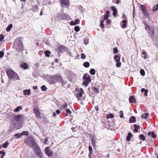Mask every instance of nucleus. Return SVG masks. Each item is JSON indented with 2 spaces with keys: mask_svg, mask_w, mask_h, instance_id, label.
<instances>
[{
  "mask_svg": "<svg viewBox=\"0 0 158 158\" xmlns=\"http://www.w3.org/2000/svg\"><path fill=\"white\" fill-rule=\"evenodd\" d=\"M14 48L18 51H22L23 50V44L22 41L19 38H17L13 44Z\"/></svg>",
  "mask_w": 158,
  "mask_h": 158,
  "instance_id": "1",
  "label": "nucleus"
},
{
  "mask_svg": "<svg viewBox=\"0 0 158 158\" xmlns=\"http://www.w3.org/2000/svg\"><path fill=\"white\" fill-rule=\"evenodd\" d=\"M7 76L9 79L15 81L19 80V76L17 73L12 70H9L6 72Z\"/></svg>",
  "mask_w": 158,
  "mask_h": 158,
  "instance_id": "2",
  "label": "nucleus"
},
{
  "mask_svg": "<svg viewBox=\"0 0 158 158\" xmlns=\"http://www.w3.org/2000/svg\"><path fill=\"white\" fill-rule=\"evenodd\" d=\"M143 23L145 26V29L147 33L150 37L153 35L155 33L153 28L150 26L148 25V23L144 21H143Z\"/></svg>",
  "mask_w": 158,
  "mask_h": 158,
  "instance_id": "3",
  "label": "nucleus"
},
{
  "mask_svg": "<svg viewBox=\"0 0 158 158\" xmlns=\"http://www.w3.org/2000/svg\"><path fill=\"white\" fill-rule=\"evenodd\" d=\"M60 76L57 75L50 76L48 78V81L51 84H53L57 82H59Z\"/></svg>",
  "mask_w": 158,
  "mask_h": 158,
  "instance_id": "4",
  "label": "nucleus"
},
{
  "mask_svg": "<svg viewBox=\"0 0 158 158\" xmlns=\"http://www.w3.org/2000/svg\"><path fill=\"white\" fill-rule=\"evenodd\" d=\"M140 9L144 16L149 19L150 15L147 11L146 7L144 6L141 5Z\"/></svg>",
  "mask_w": 158,
  "mask_h": 158,
  "instance_id": "5",
  "label": "nucleus"
},
{
  "mask_svg": "<svg viewBox=\"0 0 158 158\" xmlns=\"http://www.w3.org/2000/svg\"><path fill=\"white\" fill-rule=\"evenodd\" d=\"M35 154L38 156L42 158L43 157L42 153L40 148L33 149Z\"/></svg>",
  "mask_w": 158,
  "mask_h": 158,
  "instance_id": "6",
  "label": "nucleus"
},
{
  "mask_svg": "<svg viewBox=\"0 0 158 158\" xmlns=\"http://www.w3.org/2000/svg\"><path fill=\"white\" fill-rule=\"evenodd\" d=\"M46 154L49 157H51L52 155V153L50 149L48 147L46 148L45 150Z\"/></svg>",
  "mask_w": 158,
  "mask_h": 158,
  "instance_id": "7",
  "label": "nucleus"
},
{
  "mask_svg": "<svg viewBox=\"0 0 158 158\" xmlns=\"http://www.w3.org/2000/svg\"><path fill=\"white\" fill-rule=\"evenodd\" d=\"M83 79L84 80H85V81H87L88 82H90L91 81V79L89 75L86 73L84 74Z\"/></svg>",
  "mask_w": 158,
  "mask_h": 158,
  "instance_id": "8",
  "label": "nucleus"
},
{
  "mask_svg": "<svg viewBox=\"0 0 158 158\" xmlns=\"http://www.w3.org/2000/svg\"><path fill=\"white\" fill-rule=\"evenodd\" d=\"M84 93L83 90L82 88H80L79 91V92L77 93L76 95L77 98L79 99L80 98L82 97V94Z\"/></svg>",
  "mask_w": 158,
  "mask_h": 158,
  "instance_id": "9",
  "label": "nucleus"
},
{
  "mask_svg": "<svg viewBox=\"0 0 158 158\" xmlns=\"http://www.w3.org/2000/svg\"><path fill=\"white\" fill-rule=\"evenodd\" d=\"M24 118L23 115L22 114L16 115L15 117V118L16 120L19 121L23 120Z\"/></svg>",
  "mask_w": 158,
  "mask_h": 158,
  "instance_id": "10",
  "label": "nucleus"
},
{
  "mask_svg": "<svg viewBox=\"0 0 158 158\" xmlns=\"http://www.w3.org/2000/svg\"><path fill=\"white\" fill-rule=\"evenodd\" d=\"M69 0H61V6L62 7L64 6H68L69 4Z\"/></svg>",
  "mask_w": 158,
  "mask_h": 158,
  "instance_id": "11",
  "label": "nucleus"
},
{
  "mask_svg": "<svg viewBox=\"0 0 158 158\" xmlns=\"http://www.w3.org/2000/svg\"><path fill=\"white\" fill-rule=\"evenodd\" d=\"M33 141L35 142L34 140L32 139L28 138L26 140V143L29 146H31L32 145Z\"/></svg>",
  "mask_w": 158,
  "mask_h": 158,
  "instance_id": "12",
  "label": "nucleus"
},
{
  "mask_svg": "<svg viewBox=\"0 0 158 158\" xmlns=\"http://www.w3.org/2000/svg\"><path fill=\"white\" fill-rule=\"evenodd\" d=\"M33 112L35 114L37 117L38 118H40L41 113L37 109H34L33 110Z\"/></svg>",
  "mask_w": 158,
  "mask_h": 158,
  "instance_id": "13",
  "label": "nucleus"
},
{
  "mask_svg": "<svg viewBox=\"0 0 158 158\" xmlns=\"http://www.w3.org/2000/svg\"><path fill=\"white\" fill-rule=\"evenodd\" d=\"M80 20L78 19H76L74 21H71L70 22V24L71 25L74 26L79 23Z\"/></svg>",
  "mask_w": 158,
  "mask_h": 158,
  "instance_id": "14",
  "label": "nucleus"
},
{
  "mask_svg": "<svg viewBox=\"0 0 158 158\" xmlns=\"http://www.w3.org/2000/svg\"><path fill=\"white\" fill-rule=\"evenodd\" d=\"M111 8L113 11V15L114 16L117 15V10L114 6H112L111 7Z\"/></svg>",
  "mask_w": 158,
  "mask_h": 158,
  "instance_id": "15",
  "label": "nucleus"
},
{
  "mask_svg": "<svg viewBox=\"0 0 158 158\" xmlns=\"http://www.w3.org/2000/svg\"><path fill=\"white\" fill-rule=\"evenodd\" d=\"M129 102L130 103H136V100L134 96H131L129 99Z\"/></svg>",
  "mask_w": 158,
  "mask_h": 158,
  "instance_id": "16",
  "label": "nucleus"
},
{
  "mask_svg": "<svg viewBox=\"0 0 158 158\" xmlns=\"http://www.w3.org/2000/svg\"><path fill=\"white\" fill-rule=\"evenodd\" d=\"M135 118L134 116H131L129 119V122L130 123H134L135 122Z\"/></svg>",
  "mask_w": 158,
  "mask_h": 158,
  "instance_id": "17",
  "label": "nucleus"
},
{
  "mask_svg": "<svg viewBox=\"0 0 158 158\" xmlns=\"http://www.w3.org/2000/svg\"><path fill=\"white\" fill-rule=\"evenodd\" d=\"M32 145H31L33 147V149L40 148L37 143L36 142L33 141Z\"/></svg>",
  "mask_w": 158,
  "mask_h": 158,
  "instance_id": "18",
  "label": "nucleus"
},
{
  "mask_svg": "<svg viewBox=\"0 0 158 158\" xmlns=\"http://www.w3.org/2000/svg\"><path fill=\"white\" fill-rule=\"evenodd\" d=\"M148 135L149 136H151V137L154 138H155L156 137V134H155L154 132H151V131H150L148 132Z\"/></svg>",
  "mask_w": 158,
  "mask_h": 158,
  "instance_id": "19",
  "label": "nucleus"
},
{
  "mask_svg": "<svg viewBox=\"0 0 158 158\" xmlns=\"http://www.w3.org/2000/svg\"><path fill=\"white\" fill-rule=\"evenodd\" d=\"M20 67L25 69H27L28 68L27 64L26 63L22 64L20 65Z\"/></svg>",
  "mask_w": 158,
  "mask_h": 158,
  "instance_id": "20",
  "label": "nucleus"
},
{
  "mask_svg": "<svg viewBox=\"0 0 158 158\" xmlns=\"http://www.w3.org/2000/svg\"><path fill=\"white\" fill-rule=\"evenodd\" d=\"M114 59L115 60L116 62H119L120 61V57L118 55H116L114 57Z\"/></svg>",
  "mask_w": 158,
  "mask_h": 158,
  "instance_id": "21",
  "label": "nucleus"
},
{
  "mask_svg": "<svg viewBox=\"0 0 158 158\" xmlns=\"http://www.w3.org/2000/svg\"><path fill=\"white\" fill-rule=\"evenodd\" d=\"M149 115V114L147 113H143V114H142L141 115V117L143 119H145L147 118V117Z\"/></svg>",
  "mask_w": 158,
  "mask_h": 158,
  "instance_id": "22",
  "label": "nucleus"
},
{
  "mask_svg": "<svg viewBox=\"0 0 158 158\" xmlns=\"http://www.w3.org/2000/svg\"><path fill=\"white\" fill-rule=\"evenodd\" d=\"M60 78L59 80V82H60L63 85H65L67 83V81H64L62 77L60 76Z\"/></svg>",
  "mask_w": 158,
  "mask_h": 158,
  "instance_id": "23",
  "label": "nucleus"
},
{
  "mask_svg": "<svg viewBox=\"0 0 158 158\" xmlns=\"http://www.w3.org/2000/svg\"><path fill=\"white\" fill-rule=\"evenodd\" d=\"M122 23L123 24L122 25V27L124 28L127 26V21L125 20H123L122 21Z\"/></svg>",
  "mask_w": 158,
  "mask_h": 158,
  "instance_id": "24",
  "label": "nucleus"
},
{
  "mask_svg": "<svg viewBox=\"0 0 158 158\" xmlns=\"http://www.w3.org/2000/svg\"><path fill=\"white\" fill-rule=\"evenodd\" d=\"M132 133L129 132L128 133V135H127V141H129L130 140V139L132 137Z\"/></svg>",
  "mask_w": 158,
  "mask_h": 158,
  "instance_id": "25",
  "label": "nucleus"
},
{
  "mask_svg": "<svg viewBox=\"0 0 158 158\" xmlns=\"http://www.w3.org/2000/svg\"><path fill=\"white\" fill-rule=\"evenodd\" d=\"M30 89L24 90L23 91V93L24 95H30Z\"/></svg>",
  "mask_w": 158,
  "mask_h": 158,
  "instance_id": "26",
  "label": "nucleus"
},
{
  "mask_svg": "<svg viewBox=\"0 0 158 158\" xmlns=\"http://www.w3.org/2000/svg\"><path fill=\"white\" fill-rule=\"evenodd\" d=\"M22 109V106H19L17 107L14 110L15 112H17L19 111L20 110H21Z\"/></svg>",
  "mask_w": 158,
  "mask_h": 158,
  "instance_id": "27",
  "label": "nucleus"
},
{
  "mask_svg": "<svg viewBox=\"0 0 158 158\" xmlns=\"http://www.w3.org/2000/svg\"><path fill=\"white\" fill-rule=\"evenodd\" d=\"M134 127H135L134 130V131L136 132H138V129L139 128L140 126L139 125L137 126L136 124H135L134 125Z\"/></svg>",
  "mask_w": 158,
  "mask_h": 158,
  "instance_id": "28",
  "label": "nucleus"
},
{
  "mask_svg": "<svg viewBox=\"0 0 158 158\" xmlns=\"http://www.w3.org/2000/svg\"><path fill=\"white\" fill-rule=\"evenodd\" d=\"M106 117L107 118H114V115L113 114L110 113L109 114H106Z\"/></svg>",
  "mask_w": 158,
  "mask_h": 158,
  "instance_id": "29",
  "label": "nucleus"
},
{
  "mask_svg": "<svg viewBox=\"0 0 158 158\" xmlns=\"http://www.w3.org/2000/svg\"><path fill=\"white\" fill-rule=\"evenodd\" d=\"M44 53L45 56L47 57H49V55L51 53V52L48 50L45 51Z\"/></svg>",
  "mask_w": 158,
  "mask_h": 158,
  "instance_id": "30",
  "label": "nucleus"
},
{
  "mask_svg": "<svg viewBox=\"0 0 158 158\" xmlns=\"http://www.w3.org/2000/svg\"><path fill=\"white\" fill-rule=\"evenodd\" d=\"M158 9V4L156 5H154L152 8V10L153 11H155Z\"/></svg>",
  "mask_w": 158,
  "mask_h": 158,
  "instance_id": "31",
  "label": "nucleus"
},
{
  "mask_svg": "<svg viewBox=\"0 0 158 158\" xmlns=\"http://www.w3.org/2000/svg\"><path fill=\"white\" fill-rule=\"evenodd\" d=\"M13 27V25L12 24H10L6 28V31H9Z\"/></svg>",
  "mask_w": 158,
  "mask_h": 158,
  "instance_id": "32",
  "label": "nucleus"
},
{
  "mask_svg": "<svg viewBox=\"0 0 158 158\" xmlns=\"http://www.w3.org/2000/svg\"><path fill=\"white\" fill-rule=\"evenodd\" d=\"M91 89L93 90V91L96 94L99 92L98 89L96 87H93L91 88Z\"/></svg>",
  "mask_w": 158,
  "mask_h": 158,
  "instance_id": "33",
  "label": "nucleus"
},
{
  "mask_svg": "<svg viewBox=\"0 0 158 158\" xmlns=\"http://www.w3.org/2000/svg\"><path fill=\"white\" fill-rule=\"evenodd\" d=\"M22 136H23V135L21 133H18L17 134H16L14 136L15 137H17L16 138L18 139L21 137Z\"/></svg>",
  "mask_w": 158,
  "mask_h": 158,
  "instance_id": "34",
  "label": "nucleus"
},
{
  "mask_svg": "<svg viewBox=\"0 0 158 158\" xmlns=\"http://www.w3.org/2000/svg\"><path fill=\"white\" fill-rule=\"evenodd\" d=\"M104 21V20L102 19L100 22V26L102 28H103L105 26L104 24H103Z\"/></svg>",
  "mask_w": 158,
  "mask_h": 158,
  "instance_id": "35",
  "label": "nucleus"
},
{
  "mask_svg": "<svg viewBox=\"0 0 158 158\" xmlns=\"http://www.w3.org/2000/svg\"><path fill=\"white\" fill-rule=\"evenodd\" d=\"M139 137L141 140L143 141H144L145 139V137L144 136L143 134H141L139 136Z\"/></svg>",
  "mask_w": 158,
  "mask_h": 158,
  "instance_id": "36",
  "label": "nucleus"
},
{
  "mask_svg": "<svg viewBox=\"0 0 158 158\" xmlns=\"http://www.w3.org/2000/svg\"><path fill=\"white\" fill-rule=\"evenodd\" d=\"M65 47L63 46H60L59 47V50L60 52H62L64 49Z\"/></svg>",
  "mask_w": 158,
  "mask_h": 158,
  "instance_id": "37",
  "label": "nucleus"
},
{
  "mask_svg": "<svg viewBox=\"0 0 158 158\" xmlns=\"http://www.w3.org/2000/svg\"><path fill=\"white\" fill-rule=\"evenodd\" d=\"M90 83V82H88L87 81H84L83 82L82 84L85 85V87H86L88 86L89 84Z\"/></svg>",
  "mask_w": 158,
  "mask_h": 158,
  "instance_id": "38",
  "label": "nucleus"
},
{
  "mask_svg": "<svg viewBox=\"0 0 158 158\" xmlns=\"http://www.w3.org/2000/svg\"><path fill=\"white\" fill-rule=\"evenodd\" d=\"M89 63L88 62H86L84 63L83 65L86 68H88L89 66Z\"/></svg>",
  "mask_w": 158,
  "mask_h": 158,
  "instance_id": "39",
  "label": "nucleus"
},
{
  "mask_svg": "<svg viewBox=\"0 0 158 158\" xmlns=\"http://www.w3.org/2000/svg\"><path fill=\"white\" fill-rule=\"evenodd\" d=\"M89 72L92 75H94L95 74V70L93 69H92L89 71Z\"/></svg>",
  "mask_w": 158,
  "mask_h": 158,
  "instance_id": "40",
  "label": "nucleus"
},
{
  "mask_svg": "<svg viewBox=\"0 0 158 158\" xmlns=\"http://www.w3.org/2000/svg\"><path fill=\"white\" fill-rule=\"evenodd\" d=\"M119 117L120 118H124L123 116V112L122 110H120L119 111Z\"/></svg>",
  "mask_w": 158,
  "mask_h": 158,
  "instance_id": "41",
  "label": "nucleus"
},
{
  "mask_svg": "<svg viewBox=\"0 0 158 158\" xmlns=\"http://www.w3.org/2000/svg\"><path fill=\"white\" fill-rule=\"evenodd\" d=\"M91 141L92 144V145L93 146H95L96 141L94 138H92Z\"/></svg>",
  "mask_w": 158,
  "mask_h": 158,
  "instance_id": "42",
  "label": "nucleus"
},
{
  "mask_svg": "<svg viewBox=\"0 0 158 158\" xmlns=\"http://www.w3.org/2000/svg\"><path fill=\"white\" fill-rule=\"evenodd\" d=\"M67 103H65L63 105L61 106H60V108L62 109H64L66 108L67 106Z\"/></svg>",
  "mask_w": 158,
  "mask_h": 158,
  "instance_id": "43",
  "label": "nucleus"
},
{
  "mask_svg": "<svg viewBox=\"0 0 158 158\" xmlns=\"http://www.w3.org/2000/svg\"><path fill=\"white\" fill-rule=\"evenodd\" d=\"M8 144L9 143L7 141H6L5 143L3 144V146L2 147L4 148H6Z\"/></svg>",
  "mask_w": 158,
  "mask_h": 158,
  "instance_id": "44",
  "label": "nucleus"
},
{
  "mask_svg": "<svg viewBox=\"0 0 158 158\" xmlns=\"http://www.w3.org/2000/svg\"><path fill=\"white\" fill-rule=\"evenodd\" d=\"M41 89L42 91H45L47 90V88L44 85H43L41 87Z\"/></svg>",
  "mask_w": 158,
  "mask_h": 158,
  "instance_id": "45",
  "label": "nucleus"
},
{
  "mask_svg": "<svg viewBox=\"0 0 158 158\" xmlns=\"http://www.w3.org/2000/svg\"><path fill=\"white\" fill-rule=\"evenodd\" d=\"M80 27L78 26H76L74 27V30L76 32H78L80 31Z\"/></svg>",
  "mask_w": 158,
  "mask_h": 158,
  "instance_id": "46",
  "label": "nucleus"
},
{
  "mask_svg": "<svg viewBox=\"0 0 158 158\" xmlns=\"http://www.w3.org/2000/svg\"><path fill=\"white\" fill-rule=\"evenodd\" d=\"M89 94L90 95H94L96 94L93 91V89H92L89 92Z\"/></svg>",
  "mask_w": 158,
  "mask_h": 158,
  "instance_id": "47",
  "label": "nucleus"
},
{
  "mask_svg": "<svg viewBox=\"0 0 158 158\" xmlns=\"http://www.w3.org/2000/svg\"><path fill=\"white\" fill-rule=\"evenodd\" d=\"M140 73L142 76H144L145 74L144 71L143 69L140 70Z\"/></svg>",
  "mask_w": 158,
  "mask_h": 158,
  "instance_id": "48",
  "label": "nucleus"
},
{
  "mask_svg": "<svg viewBox=\"0 0 158 158\" xmlns=\"http://www.w3.org/2000/svg\"><path fill=\"white\" fill-rule=\"evenodd\" d=\"M23 135H29V133L28 131H23L22 132Z\"/></svg>",
  "mask_w": 158,
  "mask_h": 158,
  "instance_id": "49",
  "label": "nucleus"
},
{
  "mask_svg": "<svg viewBox=\"0 0 158 158\" xmlns=\"http://www.w3.org/2000/svg\"><path fill=\"white\" fill-rule=\"evenodd\" d=\"M117 63H116V66L117 67H120L121 66V62H117Z\"/></svg>",
  "mask_w": 158,
  "mask_h": 158,
  "instance_id": "50",
  "label": "nucleus"
},
{
  "mask_svg": "<svg viewBox=\"0 0 158 158\" xmlns=\"http://www.w3.org/2000/svg\"><path fill=\"white\" fill-rule=\"evenodd\" d=\"M84 43L85 44H86V45L87 44L89 43L88 39L86 38V39H84Z\"/></svg>",
  "mask_w": 158,
  "mask_h": 158,
  "instance_id": "51",
  "label": "nucleus"
},
{
  "mask_svg": "<svg viewBox=\"0 0 158 158\" xmlns=\"http://www.w3.org/2000/svg\"><path fill=\"white\" fill-rule=\"evenodd\" d=\"M113 50L114 51V54H116L118 52V50L116 48H114Z\"/></svg>",
  "mask_w": 158,
  "mask_h": 158,
  "instance_id": "52",
  "label": "nucleus"
},
{
  "mask_svg": "<svg viewBox=\"0 0 158 158\" xmlns=\"http://www.w3.org/2000/svg\"><path fill=\"white\" fill-rule=\"evenodd\" d=\"M81 59H84L85 58L86 56L84 54L81 53Z\"/></svg>",
  "mask_w": 158,
  "mask_h": 158,
  "instance_id": "53",
  "label": "nucleus"
},
{
  "mask_svg": "<svg viewBox=\"0 0 158 158\" xmlns=\"http://www.w3.org/2000/svg\"><path fill=\"white\" fill-rule=\"evenodd\" d=\"M65 110V111H66V113L67 114H70L71 113V111L69 109H66Z\"/></svg>",
  "mask_w": 158,
  "mask_h": 158,
  "instance_id": "54",
  "label": "nucleus"
},
{
  "mask_svg": "<svg viewBox=\"0 0 158 158\" xmlns=\"http://www.w3.org/2000/svg\"><path fill=\"white\" fill-rule=\"evenodd\" d=\"M142 54L143 55H144V56L143 57V58L144 59H147V57H146V52H142Z\"/></svg>",
  "mask_w": 158,
  "mask_h": 158,
  "instance_id": "55",
  "label": "nucleus"
},
{
  "mask_svg": "<svg viewBox=\"0 0 158 158\" xmlns=\"http://www.w3.org/2000/svg\"><path fill=\"white\" fill-rule=\"evenodd\" d=\"M4 55V52L3 51L0 52V58H2Z\"/></svg>",
  "mask_w": 158,
  "mask_h": 158,
  "instance_id": "56",
  "label": "nucleus"
},
{
  "mask_svg": "<svg viewBox=\"0 0 158 158\" xmlns=\"http://www.w3.org/2000/svg\"><path fill=\"white\" fill-rule=\"evenodd\" d=\"M4 37L3 35L1 34L0 35V41H2L4 39Z\"/></svg>",
  "mask_w": 158,
  "mask_h": 158,
  "instance_id": "57",
  "label": "nucleus"
},
{
  "mask_svg": "<svg viewBox=\"0 0 158 158\" xmlns=\"http://www.w3.org/2000/svg\"><path fill=\"white\" fill-rule=\"evenodd\" d=\"M48 141V139L47 138H46L44 140V143L45 144H46L47 143Z\"/></svg>",
  "mask_w": 158,
  "mask_h": 158,
  "instance_id": "58",
  "label": "nucleus"
},
{
  "mask_svg": "<svg viewBox=\"0 0 158 158\" xmlns=\"http://www.w3.org/2000/svg\"><path fill=\"white\" fill-rule=\"evenodd\" d=\"M148 91V89H145V90L144 91V95L145 96H147V93Z\"/></svg>",
  "mask_w": 158,
  "mask_h": 158,
  "instance_id": "59",
  "label": "nucleus"
},
{
  "mask_svg": "<svg viewBox=\"0 0 158 158\" xmlns=\"http://www.w3.org/2000/svg\"><path fill=\"white\" fill-rule=\"evenodd\" d=\"M109 17V16L108 15H104V20H106Z\"/></svg>",
  "mask_w": 158,
  "mask_h": 158,
  "instance_id": "60",
  "label": "nucleus"
},
{
  "mask_svg": "<svg viewBox=\"0 0 158 158\" xmlns=\"http://www.w3.org/2000/svg\"><path fill=\"white\" fill-rule=\"evenodd\" d=\"M89 152H92V148L90 145H89Z\"/></svg>",
  "mask_w": 158,
  "mask_h": 158,
  "instance_id": "61",
  "label": "nucleus"
},
{
  "mask_svg": "<svg viewBox=\"0 0 158 158\" xmlns=\"http://www.w3.org/2000/svg\"><path fill=\"white\" fill-rule=\"evenodd\" d=\"M92 152H89V158H92Z\"/></svg>",
  "mask_w": 158,
  "mask_h": 158,
  "instance_id": "62",
  "label": "nucleus"
},
{
  "mask_svg": "<svg viewBox=\"0 0 158 158\" xmlns=\"http://www.w3.org/2000/svg\"><path fill=\"white\" fill-rule=\"evenodd\" d=\"M122 18L123 19H126V15L124 13H123L122 15Z\"/></svg>",
  "mask_w": 158,
  "mask_h": 158,
  "instance_id": "63",
  "label": "nucleus"
},
{
  "mask_svg": "<svg viewBox=\"0 0 158 158\" xmlns=\"http://www.w3.org/2000/svg\"><path fill=\"white\" fill-rule=\"evenodd\" d=\"M0 154H2L3 156H4L5 155V152H3V151H1L0 152Z\"/></svg>",
  "mask_w": 158,
  "mask_h": 158,
  "instance_id": "64",
  "label": "nucleus"
}]
</instances>
